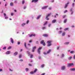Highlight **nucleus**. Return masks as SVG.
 <instances>
[{"mask_svg": "<svg viewBox=\"0 0 75 75\" xmlns=\"http://www.w3.org/2000/svg\"><path fill=\"white\" fill-rule=\"evenodd\" d=\"M67 21V19H65L64 21V23H66Z\"/></svg>", "mask_w": 75, "mask_h": 75, "instance_id": "nucleus-18", "label": "nucleus"}, {"mask_svg": "<svg viewBox=\"0 0 75 75\" xmlns=\"http://www.w3.org/2000/svg\"><path fill=\"white\" fill-rule=\"evenodd\" d=\"M10 51H8L6 52V54H10Z\"/></svg>", "mask_w": 75, "mask_h": 75, "instance_id": "nucleus-17", "label": "nucleus"}, {"mask_svg": "<svg viewBox=\"0 0 75 75\" xmlns=\"http://www.w3.org/2000/svg\"><path fill=\"white\" fill-rule=\"evenodd\" d=\"M40 17H41V15H39V16H38V17H37V20H38V19H39L40 18Z\"/></svg>", "mask_w": 75, "mask_h": 75, "instance_id": "nucleus-21", "label": "nucleus"}, {"mask_svg": "<svg viewBox=\"0 0 75 75\" xmlns=\"http://www.w3.org/2000/svg\"><path fill=\"white\" fill-rule=\"evenodd\" d=\"M59 48V47H57V50H58Z\"/></svg>", "mask_w": 75, "mask_h": 75, "instance_id": "nucleus-60", "label": "nucleus"}, {"mask_svg": "<svg viewBox=\"0 0 75 75\" xmlns=\"http://www.w3.org/2000/svg\"><path fill=\"white\" fill-rule=\"evenodd\" d=\"M44 67V64H42L41 66V68H43V67Z\"/></svg>", "mask_w": 75, "mask_h": 75, "instance_id": "nucleus-32", "label": "nucleus"}, {"mask_svg": "<svg viewBox=\"0 0 75 75\" xmlns=\"http://www.w3.org/2000/svg\"><path fill=\"white\" fill-rule=\"evenodd\" d=\"M38 1V0H32V3H33V2H34V3H36V2H37V1Z\"/></svg>", "mask_w": 75, "mask_h": 75, "instance_id": "nucleus-7", "label": "nucleus"}, {"mask_svg": "<svg viewBox=\"0 0 75 75\" xmlns=\"http://www.w3.org/2000/svg\"><path fill=\"white\" fill-rule=\"evenodd\" d=\"M27 53L28 54V56H30V58H33V55L31 54H30V52L28 51H27Z\"/></svg>", "mask_w": 75, "mask_h": 75, "instance_id": "nucleus-2", "label": "nucleus"}, {"mask_svg": "<svg viewBox=\"0 0 75 75\" xmlns=\"http://www.w3.org/2000/svg\"><path fill=\"white\" fill-rule=\"evenodd\" d=\"M36 46H35L32 48V52H34V50L35 49H36Z\"/></svg>", "mask_w": 75, "mask_h": 75, "instance_id": "nucleus-8", "label": "nucleus"}, {"mask_svg": "<svg viewBox=\"0 0 75 75\" xmlns=\"http://www.w3.org/2000/svg\"><path fill=\"white\" fill-rule=\"evenodd\" d=\"M65 17H66V16H63V18H65Z\"/></svg>", "mask_w": 75, "mask_h": 75, "instance_id": "nucleus-48", "label": "nucleus"}, {"mask_svg": "<svg viewBox=\"0 0 75 75\" xmlns=\"http://www.w3.org/2000/svg\"><path fill=\"white\" fill-rule=\"evenodd\" d=\"M56 21L57 20L56 19L52 21V23H55Z\"/></svg>", "mask_w": 75, "mask_h": 75, "instance_id": "nucleus-13", "label": "nucleus"}, {"mask_svg": "<svg viewBox=\"0 0 75 75\" xmlns=\"http://www.w3.org/2000/svg\"><path fill=\"white\" fill-rule=\"evenodd\" d=\"M10 5L11 6H13V3L12 2H11L10 3Z\"/></svg>", "mask_w": 75, "mask_h": 75, "instance_id": "nucleus-22", "label": "nucleus"}, {"mask_svg": "<svg viewBox=\"0 0 75 75\" xmlns=\"http://www.w3.org/2000/svg\"><path fill=\"white\" fill-rule=\"evenodd\" d=\"M51 14V13H50V14H49L48 15H47L46 16V18H48V17H49V16H50Z\"/></svg>", "mask_w": 75, "mask_h": 75, "instance_id": "nucleus-16", "label": "nucleus"}, {"mask_svg": "<svg viewBox=\"0 0 75 75\" xmlns=\"http://www.w3.org/2000/svg\"><path fill=\"white\" fill-rule=\"evenodd\" d=\"M37 71V69H35L33 72H34V73H35Z\"/></svg>", "mask_w": 75, "mask_h": 75, "instance_id": "nucleus-24", "label": "nucleus"}, {"mask_svg": "<svg viewBox=\"0 0 75 75\" xmlns=\"http://www.w3.org/2000/svg\"><path fill=\"white\" fill-rule=\"evenodd\" d=\"M20 42H18V45H20Z\"/></svg>", "mask_w": 75, "mask_h": 75, "instance_id": "nucleus-52", "label": "nucleus"}, {"mask_svg": "<svg viewBox=\"0 0 75 75\" xmlns=\"http://www.w3.org/2000/svg\"><path fill=\"white\" fill-rule=\"evenodd\" d=\"M71 71H75V68H73L71 69Z\"/></svg>", "mask_w": 75, "mask_h": 75, "instance_id": "nucleus-31", "label": "nucleus"}, {"mask_svg": "<svg viewBox=\"0 0 75 75\" xmlns=\"http://www.w3.org/2000/svg\"><path fill=\"white\" fill-rule=\"evenodd\" d=\"M25 25V23H23L22 24V26H24Z\"/></svg>", "mask_w": 75, "mask_h": 75, "instance_id": "nucleus-34", "label": "nucleus"}, {"mask_svg": "<svg viewBox=\"0 0 75 75\" xmlns=\"http://www.w3.org/2000/svg\"><path fill=\"white\" fill-rule=\"evenodd\" d=\"M24 45L25 48H27V46H26V43L25 42Z\"/></svg>", "mask_w": 75, "mask_h": 75, "instance_id": "nucleus-35", "label": "nucleus"}, {"mask_svg": "<svg viewBox=\"0 0 75 75\" xmlns=\"http://www.w3.org/2000/svg\"><path fill=\"white\" fill-rule=\"evenodd\" d=\"M42 36L43 37H47L48 36V35L47 34H45L42 35Z\"/></svg>", "mask_w": 75, "mask_h": 75, "instance_id": "nucleus-9", "label": "nucleus"}, {"mask_svg": "<svg viewBox=\"0 0 75 75\" xmlns=\"http://www.w3.org/2000/svg\"><path fill=\"white\" fill-rule=\"evenodd\" d=\"M22 4H24L25 3L24 1H22Z\"/></svg>", "mask_w": 75, "mask_h": 75, "instance_id": "nucleus-47", "label": "nucleus"}, {"mask_svg": "<svg viewBox=\"0 0 75 75\" xmlns=\"http://www.w3.org/2000/svg\"><path fill=\"white\" fill-rule=\"evenodd\" d=\"M3 13V11L2 10L1 11V13Z\"/></svg>", "mask_w": 75, "mask_h": 75, "instance_id": "nucleus-62", "label": "nucleus"}, {"mask_svg": "<svg viewBox=\"0 0 75 75\" xmlns=\"http://www.w3.org/2000/svg\"><path fill=\"white\" fill-rule=\"evenodd\" d=\"M29 20H27L26 22V24H28V23H29Z\"/></svg>", "mask_w": 75, "mask_h": 75, "instance_id": "nucleus-38", "label": "nucleus"}, {"mask_svg": "<svg viewBox=\"0 0 75 75\" xmlns=\"http://www.w3.org/2000/svg\"><path fill=\"white\" fill-rule=\"evenodd\" d=\"M32 36L33 37H35V34L33 35V34H31L30 35L29 37H32Z\"/></svg>", "mask_w": 75, "mask_h": 75, "instance_id": "nucleus-12", "label": "nucleus"}, {"mask_svg": "<svg viewBox=\"0 0 75 75\" xmlns=\"http://www.w3.org/2000/svg\"><path fill=\"white\" fill-rule=\"evenodd\" d=\"M4 16H6V13H4Z\"/></svg>", "mask_w": 75, "mask_h": 75, "instance_id": "nucleus-56", "label": "nucleus"}, {"mask_svg": "<svg viewBox=\"0 0 75 75\" xmlns=\"http://www.w3.org/2000/svg\"><path fill=\"white\" fill-rule=\"evenodd\" d=\"M50 52H51V50L50 49L47 51V54H49V53H50Z\"/></svg>", "mask_w": 75, "mask_h": 75, "instance_id": "nucleus-19", "label": "nucleus"}, {"mask_svg": "<svg viewBox=\"0 0 75 75\" xmlns=\"http://www.w3.org/2000/svg\"><path fill=\"white\" fill-rule=\"evenodd\" d=\"M14 3H17V1H15L14 2Z\"/></svg>", "mask_w": 75, "mask_h": 75, "instance_id": "nucleus-64", "label": "nucleus"}, {"mask_svg": "<svg viewBox=\"0 0 75 75\" xmlns=\"http://www.w3.org/2000/svg\"><path fill=\"white\" fill-rule=\"evenodd\" d=\"M34 73V72L32 71V72H30V74H33Z\"/></svg>", "mask_w": 75, "mask_h": 75, "instance_id": "nucleus-30", "label": "nucleus"}, {"mask_svg": "<svg viewBox=\"0 0 75 75\" xmlns=\"http://www.w3.org/2000/svg\"><path fill=\"white\" fill-rule=\"evenodd\" d=\"M65 34V33H62V36H64Z\"/></svg>", "mask_w": 75, "mask_h": 75, "instance_id": "nucleus-26", "label": "nucleus"}, {"mask_svg": "<svg viewBox=\"0 0 75 75\" xmlns=\"http://www.w3.org/2000/svg\"><path fill=\"white\" fill-rule=\"evenodd\" d=\"M3 71V70H2V69H0V71Z\"/></svg>", "mask_w": 75, "mask_h": 75, "instance_id": "nucleus-63", "label": "nucleus"}, {"mask_svg": "<svg viewBox=\"0 0 75 75\" xmlns=\"http://www.w3.org/2000/svg\"><path fill=\"white\" fill-rule=\"evenodd\" d=\"M19 61H21V62L23 61V60L22 59H21Z\"/></svg>", "mask_w": 75, "mask_h": 75, "instance_id": "nucleus-53", "label": "nucleus"}, {"mask_svg": "<svg viewBox=\"0 0 75 75\" xmlns=\"http://www.w3.org/2000/svg\"><path fill=\"white\" fill-rule=\"evenodd\" d=\"M52 42V41L51 40H49L47 42V43L48 44L47 45V47H50L51 45V43Z\"/></svg>", "mask_w": 75, "mask_h": 75, "instance_id": "nucleus-1", "label": "nucleus"}, {"mask_svg": "<svg viewBox=\"0 0 75 75\" xmlns=\"http://www.w3.org/2000/svg\"><path fill=\"white\" fill-rule=\"evenodd\" d=\"M62 57H64V54H62Z\"/></svg>", "mask_w": 75, "mask_h": 75, "instance_id": "nucleus-42", "label": "nucleus"}, {"mask_svg": "<svg viewBox=\"0 0 75 75\" xmlns=\"http://www.w3.org/2000/svg\"><path fill=\"white\" fill-rule=\"evenodd\" d=\"M68 28H66L64 29V31H66V30H68Z\"/></svg>", "mask_w": 75, "mask_h": 75, "instance_id": "nucleus-37", "label": "nucleus"}, {"mask_svg": "<svg viewBox=\"0 0 75 75\" xmlns=\"http://www.w3.org/2000/svg\"><path fill=\"white\" fill-rule=\"evenodd\" d=\"M69 60H71V59H72V57H69Z\"/></svg>", "mask_w": 75, "mask_h": 75, "instance_id": "nucleus-27", "label": "nucleus"}, {"mask_svg": "<svg viewBox=\"0 0 75 75\" xmlns=\"http://www.w3.org/2000/svg\"><path fill=\"white\" fill-rule=\"evenodd\" d=\"M51 24H49V25H48V27H50V26H51Z\"/></svg>", "mask_w": 75, "mask_h": 75, "instance_id": "nucleus-57", "label": "nucleus"}, {"mask_svg": "<svg viewBox=\"0 0 75 75\" xmlns=\"http://www.w3.org/2000/svg\"><path fill=\"white\" fill-rule=\"evenodd\" d=\"M42 49V47H40L38 49V52L39 54H40V50Z\"/></svg>", "mask_w": 75, "mask_h": 75, "instance_id": "nucleus-5", "label": "nucleus"}, {"mask_svg": "<svg viewBox=\"0 0 75 75\" xmlns=\"http://www.w3.org/2000/svg\"><path fill=\"white\" fill-rule=\"evenodd\" d=\"M19 58H21V54H19Z\"/></svg>", "mask_w": 75, "mask_h": 75, "instance_id": "nucleus-29", "label": "nucleus"}, {"mask_svg": "<svg viewBox=\"0 0 75 75\" xmlns=\"http://www.w3.org/2000/svg\"><path fill=\"white\" fill-rule=\"evenodd\" d=\"M6 47H4V48H3V50H6Z\"/></svg>", "mask_w": 75, "mask_h": 75, "instance_id": "nucleus-40", "label": "nucleus"}, {"mask_svg": "<svg viewBox=\"0 0 75 75\" xmlns=\"http://www.w3.org/2000/svg\"><path fill=\"white\" fill-rule=\"evenodd\" d=\"M48 7V6H44L42 8V9H45V8H47Z\"/></svg>", "mask_w": 75, "mask_h": 75, "instance_id": "nucleus-11", "label": "nucleus"}, {"mask_svg": "<svg viewBox=\"0 0 75 75\" xmlns=\"http://www.w3.org/2000/svg\"><path fill=\"white\" fill-rule=\"evenodd\" d=\"M11 41L12 44H13L14 43V40H13V38H11Z\"/></svg>", "mask_w": 75, "mask_h": 75, "instance_id": "nucleus-10", "label": "nucleus"}, {"mask_svg": "<svg viewBox=\"0 0 75 75\" xmlns=\"http://www.w3.org/2000/svg\"><path fill=\"white\" fill-rule=\"evenodd\" d=\"M17 54H18L17 52H15V53H14V55H15V56H16L17 55Z\"/></svg>", "mask_w": 75, "mask_h": 75, "instance_id": "nucleus-23", "label": "nucleus"}, {"mask_svg": "<svg viewBox=\"0 0 75 75\" xmlns=\"http://www.w3.org/2000/svg\"><path fill=\"white\" fill-rule=\"evenodd\" d=\"M46 18H47L46 19L47 20H49V18H46Z\"/></svg>", "mask_w": 75, "mask_h": 75, "instance_id": "nucleus-46", "label": "nucleus"}, {"mask_svg": "<svg viewBox=\"0 0 75 75\" xmlns=\"http://www.w3.org/2000/svg\"><path fill=\"white\" fill-rule=\"evenodd\" d=\"M45 73H43L41 75H45Z\"/></svg>", "mask_w": 75, "mask_h": 75, "instance_id": "nucleus-61", "label": "nucleus"}, {"mask_svg": "<svg viewBox=\"0 0 75 75\" xmlns=\"http://www.w3.org/2000/svg\"><path fill=\"white\" fill-rule=\"evenodd\" d=\"M72 66H74V64L71 63L68 64L67 67H72Z\"/></svg>", "mask_w": 75, "mask_h": 75, "instance_id": "nucleus-3", "label": "nucleus"}, {"mask_svg": "<svg viewBox=\"0 0 75 75\" xmlns=\"http://www.w3.org/2000/svg\"><path fill=\"white\" fill-rule=\"evenodd\" d=\"M45 27H42V30H44V29H45Z\"/></svg>", "mask_w": 75, "mask_h": 75, "instance_id": "nucleus-44", "label": "nucleus"}, {"mask_svg": "<svg viewBox=\"0 0 75 75\" xmlns=\"http://www.w3.org/2000/svg\"><path fill=\"white\" fill-rule=\"evenodd\" d=\"M68 11L67 10H66L65 11H64V13H67V12Z\"/></svg>", "mask_w": 75, "mask_h": 75, "instance_id": "nucleus-36", "label": "nucleus"}, {"mask_svg": "<svg viewBox=\"0 0 75 75\" xmlns=\"http://www.w3.org/2000/svg\"><path fill=\"white\" fill-rule=\"evenodd\" d=\"M74 5H75V4H74V3H73L72 4V5L73 6V7H74Z\"/></svg>", "mask_w": 75, "mask_h": 75, "instance_id": "nucleus-39", "label": "nucleus"}, {"mask_svg": "<svg viewBox=\"0 0 75 75\" xmlns=\"http://www.w3.org/2000/svg\"><path fill=\"white\" fill-rule=\"evenodd\" d=\"M69 44V42H66L64 43V44L65 45H68Z\"/></svg>", "mask_w": 75, "mask_h": 75, "instance_id": "nucleus-14", "label": "nucleus"}, {"mask_svg": "<svg viewBox=\"0 0 75 75\" xmlns=\"http://www.w3.org/2000/svg\"><path fill=\"white\" fill-rule=\"evenodd\" d=\"M48 54L47 53H46L45 52H43V54H44V55H46V54Z\"/></svg>", "mask_w": 75, "mask_h": 75, "instance_id": "nucleus-33", "label": "nucleus"}, {"mask_svg": "<svg viewBox=\"0 0 75 75\" xmlns=\"http://www.w3.org/2000/svg\"><path fill=\"white\" fill-rule=\"evenodd\" d=\"M11 48V46H9L8 48V50H10Z\"/></svg>", "mask_w": 75, "mask_h": 75, "instance_id": "nucleus-28", "label": "nucleus"}, {"mask_svg": "<svg viewBox=\"0 0 75 75\" xmlns=\"http://www.w3.org/2000/svg\"><path fill=\"white\" fill-rule=\"evenodd\" d=\"M74 51H71L70 52V54H73V53H74Z\"/></svg>", "mask_w": 75, "mask_h": 75, "instance_id": "nucleus-25", "label": "nucleus"}, {"mask_svg": "<svg viewBox=\"0 0 75 75\" xmlns=\"http://www.w3.org/2000/svg\"><path fill=\"white\" fill-rule=\"evenodd\" d=\"M13 14H13V13H11V16H13Z\"/></svg>", "mask_w": 75, "mask_h": 75, "instance_id": "nucleus-49", "label": "nucleus"}, {"mask_svg": "<svg viewBox=\"0 0 75 75\" xmlns=\"http://www.w3.org/2000/svg\"><path fill=\"white\" fill-rule=\"evenodd\" d=\"M25 70L26 71H28V68H26Z\"/></svg>", "mask_w": 75, "mask_h": 75, "instance_id": "nucleus-43", "label": "nucleus"}, {"mask_svg": "<svg viewBox=\"0 0 75 75\" xmlns=\"http://www.w3.org/2000/svg\"><path fill=\"white\" fill-rule=\"evenodd\" d=\"M5 18V19H7V18H8V17H6Z\"/></svg>", "mask_w": 75, "mask_h": 75, "instance_id": "nucleus-54", "label": "nucleus"}, {"mask_svg": "<svg viewBox=\"0 0 75 75\" xmlns=\"http://www.w3.org/2000/svg\"><path fill=\"white\" fill-rule=\"evenodd\" d=\"M47 23H48V22H47V21H46L45 23H44V24H43V26H44L45 25H46V24H47Z\"/></svg>", "mask_w": 75, "mask_h": 75, "instance_id": "nucleus-20", "label": "nucleus"}, {"mask_svg": "<svg viewBox=\"0 0 75 75\" xmlns=\"http://www.w3.org/2000/svg\"><path fill=\"white\" fill-rule=\"evenodd\" d=\"M28 65L29 66H30V67H31V66H32V64H28Z\"/></svg>", "mask_w": 75, "mask_h": 75, "instance_id": "nucleus-45", "label": "nucleus"}, {"mask_svg": "<svg viewBox=\"0 0 75 75\" xmlns=\"http://www.w3.org/2000/svg\"><path fill=\"white\" fill-rule=\"evenodd\" d=\"M73 58L74 59H75V55H74V57H73Z\"/></svg>", "mask_w": 75, "mask_h": 75, "instance_id": "nucleus-55", "label": "nucleus"}, {"mask_svg": "<svg viewBox=\"0 0 75 75\" xmlns=\"http://www.w3.org/2000/svg\"><path fill=\"white\" fill-rule=\"evenodd\" d=\"M54 2V0H52L51 1L52 3H53V2Z\"/></svg>", "mask_w": 75, "mask_h": 75, "instance_id": "nucleus-50", "label": "nucleus"}, {"mask_svg": "<svg viewBox=\"0 0 75 75\" xmlns=\"http://www.w3.org/2000/svg\"><path fill=\"white\" fill-rule=\"evenodd\" d=\"M32 42V40H30L29 41V42L30 43L31 42Z\"/></svg>", "mask_w": 75, "mask_h": 75, "instance_id": "nucleus-51", "label": "nucleus"}, {"mask_svg": "<svg viewBox=\"0 0 75 75\" xmlns=\"http://www.w3.org/2000/svg\"><path fill=\"white\" fill-rule=\"evenodd\" d=\"M49 10H51L52 8H51V7H50V8H49Z\"/></svg>", "mask_w": 75, "mask_h": 75, "instance_id": "nucleus-58", "label": "nucleus"}, {"mask_svg": "<svg viewBox=\"0 0 75 75\" xmlns=\"http://www.w3.org/2000/svg\"><path fill=\"white\" fill-rule=\"evenodd\" d=\"M65 68V66H63L62 67L61 69L62 70H64Z\"/></svg>", "mask_w": 75, "mask_h": 75, "instance_id": "nucleus-15", "label": "nucleus"}, {"mask_svg": "<svg viewBox=\"0 0 75 75\" xmlns=\"http://www.w3.org/2000/svg\"><path fill=\"white\" fill-rule=\"evenodd\" d=\"M9 71H11V72H12L13 71L12 70H11L10 69H9Z\"/></svg>", "mask_w": 75, "mask_h": 75, "instance_id": "nucleus-59", "label": "nucleus"}, {"mask_svg": "<svg viewBox=\"0 0 75 75\" xmlns=\"http://www.w3.org/2000/svg\"><path fill=\"white\" fill-rule=\"evenodd\" d=\"M61 33H62V31H60L59 32V33L61 34Z\"/></svg>", "mask_w": 75, "mask_h": 75, "instance_id": "nucleus-41", "label": "nucleus"}, {"mask_svg": "<svg viewBox=\"0 0 75 75\" xmlns=\"http://www.w3.org/2000/svg\"><path fill=\"white\" fill-rule=\"evenodd\" d=\"M69 2H68L67 3V4H65L64 6V8H66L68 6V4H69Z\"/></svg>", "mask_w": 75, "mask_h": 75, "instance_id": "nucleus-6", "label": "nucleus"}, {"mask_svg": "<svg viewBox=\"0 0 75 75\" xmlns=\"http://www.w3.org/2000/svg\"><path fill=\"white\" fill-rule=\"evenodd\" d=\"M40 44H42L43 46H45V42H44V40H42L40 42Z\"/></svg>", "mask_w": 75, "mask_h": 75, "instance_id": "nucleus-4", "label": "nucleus"}]
</instances>
